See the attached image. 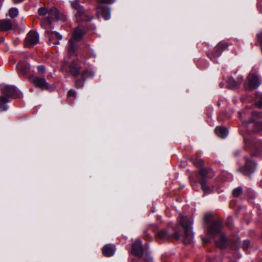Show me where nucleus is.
<instances>
[{"label": "nucleus", "mask_w": 262, "mask_h": 262, "mask_svg": "<svg viewBox=\"0 0 262 262\" xmlns=\"http://www.w3.org/2000/svg\"><path fill=\"white\" fill-rule=\"evenodd\" d=\"M47 33L48 34V37L50 41L51 42L54 38H57V41L53 42L54 45H58L59 43V40L61 39L62 36L58 32H52L51 31H47Z\"/></svg>", "instance_id": "412c9836"}, {"label": "nucleus", "mask_w": 262, "mask_h": 262, "mask_svg": "<svg viewBox=\"0 0 262 262\" xmlns=\"http://www.w3.org/2000/svg\"><path fill=\"white\" fill-rule=\"evenodd\" d=\"M1 91L2 95L0 98V106L3 111H7L8 110V106L4 104L8 102L10 97H19L21 95L20 92L17 89L12 85H2Z\"/></svg>", "instance_id": "f257e3e1"}, {"label": "nucleus", "mask_w": 262, "mask_h": 262, "mask_svg": "<svg viewBox=\"0 0 262 262\" xmlns=\"http://www.w3.org/2000/svg\"><path fill=\"white\" fill-rule=\"evenodd\" d=\"M258 39L262 42V32L258 34Z\"/></svg>", "instance_id": "e433bc0d"}, {"label": "nucleus", "mask_w": 262, "mask_h": 262, "mask_svg": "<svg viewBox=\"0 0 262 262\" xmlns=\"http://www.w3.org/2000/svg\"><path fill=\"white\" fill-rule=\"evenodd\" d=\"M66 19V16L61 13L56 8L52 7L49 9L48 19L49 25H51L52 20H65Z\"/></svg>", "instance_id": "6e6552de"}, {"label": "nucleus", "mask_w": 262, "mask_h": 262, "mask_svg": "<svg viewBox=\"0 0 262 262\" xmlns=\"http://www.w3.org/2000/svg\"><path fill=\"white\" fill-rule=\"evenodd\" d=\"M185 237L186 238V242L189 243L192 240V235L191 230H184Z\"/></svg>", "instance_id": "a878e982"}, {"label": "nucleus", "mask_w": 262, "mask_h": 262, "mask_svg": "<svg viewBox=\"0 0 262 262\" xmlns=\"http://www.w3.org/2000/svg\"><path fill=\"white\" fill-rule=\"evenodd\" d=\"M203 220L205 224H211L212 221L213 220V216L210 213H207L204 215Z\"/></svg>", "instance_id": "bb28decb"}, {"label": "nucleus", "mask_w": 262, "mask_h": 262, "mask_svg": "<svg viewBox=\"0 0 262 262\" xmlns=\"http://www.w3.org/2000/svg\"><path fill=\"white\" fill-rule=\"evenodd\" d=\"M242 193L243 190L241 187L235 188L232 191V194L234 197H238Z\"/></svg>", "instance_id": "cd10ccee"}, {"label": "nucleus", "mask_w": 262, "mask_h": 262, "mask_svg": "<svg viewBox=\"0 0 262 262\" xmlns=\"http://www.w3.org/2000/svg\"><path fill=\"white\" fill-rule=\"evenodd\" d=\"M260 185L262 187V180L260 182Z\"/></svg>", "instance_id": "ea45409f"}, {"label": "nucleus", "mask_w": 262, "mask_h": 262, "mask_svg": "<svg viewBox=\"0 0 262 262\" xmlns=\"http://www.w3.org/2000/svg\"><path fill=\"white\" fill-rule=\"evenodd\" d=\"M18 11L16 8H12L9 11V15L11 17L14 18L18 14Z\"/></svg>", "instance_id": "c85d7f7f"}, {"label": "nucleus", "mask_w": 262, "mask_h": 262, "mask_svg": "<svg viewBox=\"0 0 262 262\" xmlns=\"http://www.w3.org/2000/svg\"><path fill=\"white\" fill-rule=\"evenodd\" d=\"M257 105H260V104H262V97L261 98L259 102L258 103H257Z\"/></svg>", "instance_id": "58836bf2"}, {"label": "nucleus", "mask_w": 262, "mask_h": 262, "mask_svg": "<svg viewBox=\"0 0 262 262\" xmlns=\"http://www.w3.org/2000/svg\"><path fill=\"white\" fill-rule=\"evenodd\" d=\"M149 230H146L144 233V236L146 239H151L150 237L151 233H149ZM152 233L156 235V236L161 239L168 238L173 236V237L177 239L180 238V234L176 232L173 235L171 233L167 232V230H150Z\"/></svg>", "instance_id": "39448f33"}, {"label": "nucleus", "mask_w": 262, "mask_h": 262, "mask_svg": "<svg viewBox=\"0 0 262 262\" xmlns=\"http://www.w3.org/2000/svg\"><path fill=\"white\" fill-rule=\"evenodd\" d=\"M243 81V77H238L235 80L233 77H229L227 80V86L230 89H238Z\"/></svg>", "instance_id": "dca6fc26"}, {"label": "nucleus", "mask_w": 262, "mask_h": 262, "mask_svg": "<svg viewBox=\"0 0 262 262\" xmlns=\"http://www.w3.org/2000/svg\"><path fill=\"white\" fill-rule=\"evenodd\" d=\"M69 72L73 76H77L80 74L81 66L78 62L73 61L69 65Z\"/></svg>", "instance_id": "f3484780"}, {"label": "nucleus", "mask_w": 262, "mask_h": 262, "mask_svg": "<svg viewBox=\"0 0 262 262\" xmlns=\"http://www.w3.org/2000/svg\"><path fill=\"white\" fill-rule=\"evenodd\" d=\"M250 242L249 241H245L243 244V248L245 251H247L249 246Z\"/></svg>", "instance_id": "2f4dec72"}, {"label": "nucleus", "mask_w": 262, "mask_h": 262, "mask_svg": "<svg viewBox=\"0 0 262 262\" xmlns=\"http://www.w3.org/2000/svg\"><path fill=\"white\" fill-rule=\"evenodd\" d=\"M94 76V72L91 70L82 71L81 73V79L75 81V86L77 88H82L84 86V81L89 78Z\"/></svg>", "instance_id": "f8f14e48"}, {"label": "nucleus", "mask_w": 262, "mask_h": 262, "mask_svg": "<svg viewBox=\"0 0 262 262\" xmlns=\"http://www.w3.org/2000/svg\"><path fill=\"white\" fill-rule=\"evenodd\" d=\"M179 223L182 228L184 229H189L192 227L193 221L192 219H188L185 216L182 215L180 217Z\"/></svg>", "instance_id": "2eb2a0df"}, {"label": "nucleus", "mask_w": 262, "mask_h": 262, "mask_svg": "<svg viewBox=\"0 0 262 262\" xmlns=\"http://www.w3.org/2000/svg\"><path fill=\"white\" fill-rule=\"evenodd\" d=\"M248 79V89L254 90L257 88L261 84V80L258 76L253 73H250L247 77Z\"/></svg>", "instance_id": "9b49d317"}, {"label": "nucleus", "mask_w": 262, "mask_h": 262, "mask_svg": "<svg viewBox=\"0 0 262 262\" xmlns=\"http://www.w3.org/2000/svg\"><path fill=\"white\" fill-rule=\"evenodd\" d=\"M84 33L85 30L82 26H79L75 29L72 37L69 41V46L67 49L68 56L70 58L77 55V43L81 40Z\"/></svg>", "instance_id": "f03ea898"}, {"label": "nucleus", "mask_w": 262, "mask_h": 262, "mask_svg": "<svg viewBox=\"0 0 262 262\" xmlns=\"http://www.w3.org/2000/svg\"><path fill=\"white\" fill-rule=\"evenodd\" d=\"M116 247L114 245L107 244L103 248V253L105 256H112L115 251Z\"/></svg>", "instance_id": "6ab92c4d"}, {"label": "nucleus", "mask_w": 262, "mask_h": 262, "mask_svg": "<svg viewBox=\"0 0 262 262\" xmlns=\"http://www.w3.org/2000/svg\"><path fill=\"white\" fill-rule=\"evenodd\" d=\"M207 237L205 240L207 242L211 239H213L217 247L224 248L226 246V238L221 230H208Z\"/></svg>", "instance_id": "7ed1b4c3"}, {"label": "nucleus", "mask_w": 262, "mask_h": 262, "mask_svg": "<svg viewBox=\"0 0 262 262\" xmlns=\"http://www.w3.org/2000/svg\"><path fill=\"white\" fill-rule=\"evenodd\" d=\"M228 47L226 42H220L214 48V50L211 53L208 54V56L211 60L216 62V58L220 56L222 52Z\"/></svg>", "instance_id": "1a4fd4ad"}, {"label": "nucleus", "mask_w": 262, "mask_h": 262, "mask_svg": "<svg viewBox=\"0 0 262 262\" xmlns=\"http://www.w3.org/2000/svg\"><path fill=\"white\" fill-rule=\"evenodd\" d=\"M33 83L36 86L39 87L42 90L50 89L51 88L44 78L35 77L33 80Z\"/></svg>", "instance_id": "4468645a"}, {"label": "nucleus", "mask_w": 262, "mask_h": 262, "mask_svg": "<svg viewBox=\"0 0 262 262\" xmlns=\"http://www.w3.org/2000/svg\"><path fill=\"white\" fill-rule=\"evenodd\" d=\"M48 11H49V10H47L45 8H43H43H40L38 10V14L40 15L44 16V15H46L47 14H48Z\"/></svg>", "instance_id": "7c9ffc66"}, {"label": "nucleus", "mask_w": 262, "mask_h": 262, "mask_svg": "<svg viewBox=\"0 0 262 262\" xmlns=\"http://www.w3.org/2000/svg\"><path fill=\"white\" fill-rule=\"evenodd\" d=\"M39 41V36L37 32L30 31L27 35L25 40V46L30 48L38 43Z\"/></svg>", "instance_id": "0eeeda50"}, {"label": "nucleus", "mask_w": 262, "mask_h": 262, "mask_svg": "<svg viewBox=\"0 0 262 262\" xmlns=\"http://www.w3.org/2000/svg\"><path fill=\"white\" fill-rule=\"evenodd\" d=\"M38 71L41 73H44L46 72L45 68L42 66H38L37 67Z\"/></svg>", "instance_id": "473e14b6"}, {"label": "nucleus", "mask_w": 262, "mask_h": 262, "mask_svg": "<svg viewBox=\"0 0 262 262\" xmlns=\"http://www.w3.org/2000/svg\"><path fill=\"white\" fill-rule=\"evenodd\" d=\"M18 70L23 74L28 73L30 71L29 64L24 62H20L17 66Z\"/></svg>", "instance_id": "5701e85b"}, {"label": "nucleus", "mask_w": 262, "mask_h": 262, "mask_svg": "<svg viewBox=\"0 0 262 262\" xmlns=\"http://www.w3.org/2000/svg\"><path fill=\"white\" fill-rule=\"evenodd\" d=\"M211 229H220L222 228H233V224L232 222V217H230L228 221L224 222L220 219L213 220L210 225Z\"/></svg>", "instance_id": "423d86ee"}, {"label": "nucleus", "mask_w": 262, "mask_h": 262, "mask_svg": "<svg viewBox=\"0 0 262 262\" xmlns=\"http://www.w3.org/2000/svg\"><path fill=\"white\" fill-rule=\"evenodd\" d=\"M215 132L216 135L222 138H225L228 133L227 129L222 127H216Z\"/></svg>", "instance_id": "b1692460"}, {"label": "nucleus", "mask_w": 262, "mask_h": 262, "mask_svg": "<svg viewBox=\"0 0 262 262\" xmlns=\"http://www.w3.org/2000/svg\"><path fill=\"white\" fill-rule=\"evenodd\" d=\"M41 27H43V24H41Z\"/></svg>", "instance_id": "a19ab883"}, {"label": "nucleus", "mask_w": 262, "mask_h": 262, "mask_svg": "<svg viewBox=\"0 0 262 262\" xmlns=\"http://www.w3.org/2000/svg\"><path fill=\"white\" fill-rule=\"evenodd\" d=\"M200 174L203 178H204L207 176V171L204 169H201L200 171Z\"/></svg>", "instance_id": "72a5a7b5"}, {"label": "nucleus", "mask_w": 262, "mask_h": 262, "mask_svg": "<svg viewBox=\"0 0 262 262\" xmlns=\"http://www.w3.org/2000/svg\"><path fill=\"white\" fill-rule=\"evenodd\" d=\"M76 95V92L73 90H71L68 92V95L69 96H72V97H75Z\"/></svg>", "instance_id": "f704fd0d"}, {"label": "nucleus", "mask_w": 262, "mask_h": 262, "mask_svg": "<svg viewBox=\"0 0 262 262\" xmlns=\"http://www.w3.org/2000/svg\"><path fill=\"white\" fill-rule=\"evenodd\" d=\"M13 24L9 19H5L0 22V30L7 31L12 28Z\"/></svg>", "instance_id": "4be33fe9"}, {"label": "nucleus", "mask_w": 262, "mask_h": 262, "mask_svg": "<svg viewBox=\"0 0 262 262\" xmlns=\"http://www.w3.org/2000/svg\"><path fill=\"white\" fill-rule=\"evenodd\" d=\"M24 0H13L14 3H18L23 2Z\"/></svg>", "instance_id": "4c0bfd02"}, {"label": "nucleus", "mask_w": 262, "mask_h": 262, "mask_svg": "<svg viewBox=\"0 0 262 262\" xmlns=\"http://www.w3.org/2000/svg\"><path fill=\"white\" fill-rule=\"evenodd\" d=\"M96 13L98 17H102L105 20L109 19L111 17V10L103 4H98L96 8Z\"/></svg>", "instance_id": "9d476101"}, {"label": "nucleus", "mask_w": 262, "mask_h": 262, "mask_svg": "<svg viewBox=\"0 0 262 262\" xmlns=\"http://www.w3.org/2000/svg\"><path fill=\"white\" fill-rule=\"evenodd\" d=\"M200 183L201 185V188L202 190L205 194L210 193L213 192V186H208L207 184V182L205 179L202 180Z\"/></svg>", "instance_id": "aec40b11"}, {"label": "nucleus", "mask_w": 262, "mask_h": 262, "mask_svg": "<svg viewBox=\"0 0 262 262\" xmlns=\"http://www.w3.org/2000/svg\"><path fill=\"white\" fill-rule=\"evenodd\" d=\"M252 123L253 125L254 130L255 132H260L262 130V122L256 121L254 120H251L247 122V124Z\"/></svg>", "instance_id": "393cba45"}, {"label": "nucleus", "mask_w": 262, "mask_h": 262, "mask_svg": "<svg viewBox=\"0 0 262 262\" xmlns=\"http://www.w3.org/2000/svg\"><path fill=\"white\" fill-rule=\"evenodd\" d=\"M256 168L255 164L250 160H246L245 166V174H249L253 173Z\"/></svg>", "instance_id": "a211bd4d"}, {"label": "nucleus", "mask_w": 262, "mask_h": 262, "mask_svg": "<svg viewBox=\"0 0 262 262\" xmlns=\"http://www.w3.org/2000/svg\"><path fill=\"white\" fill-rule=\"evenodd\" d=\"M71 5L72 8L77 11L76 14L77 21H90L93 18L92 15H89L85 13L83 7L79 4L78 2L73 1L71 3Z\"/></svg>", "instance_id": "20e7f679"}, {"label": "nucleus", "mask_w": 262, "mask_h": 262, "mask_svg": "<svg viewBox=\"0 0 262 262\" xmlns=\"http://www.w3.org/2000/svg\"><path fill=\"white\" fill-rule=\"evenodd\" d=\"M98 4H112L115 0H96Z\"/></svg>", "instance_id": "c756f323"}, {"label": "nucleus", "mask_w": 262, "mask_h": 262, "mask_svg": "<svg viewBox=\"0 0 262 262\" xmlns=\"http://www.w3.org/2000/svg\"><path fill=\"white\" fill-rule=\"evenodd\" d=\"M131 252L137 256L141 257L144 254V249L140 239H137L133 244Z\"/></svg>", "instance_id": "ddd939ff"}, {"label": "nucleus", "mask_w": 262, "mask_h": 262, "mask_svg": "<svg viewBox=\"0 0 262 262\" xmlns=\"http://www.w3.org/2000/svg\"><path fill=\"white\" fill-rule=\"evenodd\" d=\"M195 164H198L199 165H202L203 164V161L202 159H198L196 162L195 163Z\"/></svg>", "instance_id": "c9c22d12"}]
</instances>
